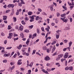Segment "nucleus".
<instances>
[{"mask_svg":"<svg viewBox=\"0 0 74 74\" xmlns=\"http://www.w3.org/2000/svg\"><path fill=\"white\" fill-rule=\"evenodd\" d=\"M17 11H18V12H21L22 10V9H19L18 10H17Z\"/></svg>","mask_w":74,"mask_h":74,"instance_id":"59","label":"nucleus"},{"mask_svg":"<svg viewBox=\"0 0 74 74\" xmlns=\"http://www.w3.org/2000/svg\"><path fill=\"white\" fill-rule=\"evenodd\" d=\"M26 49L25 48H23L22 49L21 51L23 52H24L25 51H26Z\"/></svg>","mask_w":74,"mask_h":74,"instance_id":"16","label":"nucleus"},{"mask_svg":"<svg viewBox=\"0 0 74 74\" xmlns=\"http://www.w3.org/2000/svg\"><path fill=\"white\" fill-rule=\"evenodd\" d=\"M24 19L25 21H29V18L27 17H25L24 18Z\"/></svg>","mask_w":74,"mask_h":74,"instance_id":"31","label":"nucleus"},{"mask_svg":"<svg viewBox=\"0 0 74 74\" xmlns=\"http://www.w3.org/2000/svg\"><path fill=\"white\" fill-rule=\"evenodd\" d=\"M12 48V47H8L6 48V49H11Z\"/></svg>","mask_w":74,"mask_h":74,"instance_id":"55","label":"nucleus"},{"mask_svg":"<svg viewBox=\"0 0 74 74\" xmlns=\"http://www.w3.org/2000/svg\"><path fill=\"white\" fill-rule=\"evenodd\" d=\"M56 65H58V67H60V65L59 63H58V62L56 63Z\"/></svg>","mask_w":74,"mask_h":74,"instance_id":"24","label":"nucleus"},{"mask_svg":"<svg viewBox=\"0 0 74 74\" xmlns=\"http://www.w3.org/2000/svg\"><path fill=\"white\" fill-rule=\"evenodd\" d=\"M8 30H10L11 29V26L8 25Z\"/></svg>","mask_w":74,"mask_h":74,"instance_id":"43","label":"nucleus"},{"mask_svg":"<svg viewBox=\"0 0 74 74\" xmlns=\"http://www.w3.org/2000/svg\"><path fill=\"white\" fill-rule=\"evenodd\" d=\"M38 11H39V12H42V10H41V9L40 8H38Z\"/></svg>","mask_w":74,"mask_h":74,"instance_id":"42","label":"nucleus"},{"mask_svg":"<svg viewBox=\"0 0 74 74\" xmlns=\"http://www.w3.org/2000/svg\"><path fill=\"white\" fill-rule=\"evenodd\" d=\"M71 45H72V42L71 41L70 42H69V47H70L71 46Z\"/></svg>","mask_w":74,"mask_h":74,"instance_id":"33","label":"nucleus"},{"mask_svg":"<svg viewBox=\"0 0 74 74\" xmlns=\"http://www.w3.org/2000/svg\"><path fill=\"white\" fill-rule=\"evenodd\" d=\"M36 54L37 55H39V56H41V55L40 54V53H39L38 52H36Z\"/></svg>","mask_w":74,"mask_h":74,"instance_id":"51","label":"nucleus"},{"mask_svg":"<svg viewBox=\"0 0 74 74\" xmlns=\"http://www.w3.org/2000/svg\"><path fill=\"white\" fill-rule=\"evenodd\" d=\"M21 23L23 25H26V23L25 22H24V20H22L21 21Z\"/></svg>","mask_w":74,"mask_h":74,"instance_id":"20","label":"nucleus"},{"mask_svg":"<svg viewBox=\"0 0 74 74\" xmlns=\"http://www.w3.org/2000/svg\"><path fill=\"white\" fill-rule=\"evenodd\" d=\"M53 8L52 7H50V10L51 11H53Z\"/></svg>","mask_w":74,"mask_h":74,"instance_id":"52","label":"nucleus"},{"mask_svg":"<svg viewBox=\"0 0 74 74\" xmlns=\"http://www.w3.org/2000/svg\"><path fill=\"white\" fill-rule=\"evenodd\" d=\"M19 39V38L18 37H17L16 38H14V41H15L16 40H18Z\"/></svg>","mask_w":74,"mask_h":74,"instance_id":"44","label":"nucleus"},{"mask_svg":"<svg viewBox=\"0 0 74 74\" xmlns=\"http://www.w3.org/2000/svg\"><path fill=\"white\" fill-rule=\"evenodd\" d=\"M3 19L4 21L5 20H7V16H3Z\"/></svg>","mask_w":74,"mask_h":74,"instance_id":"11","label":"nucleus"},{"mask_svg":"<svg viewBox=\"0 0 74 74\" xmlns=\"http://www.w3.org/2000/svg\"><path fill=\"white\" fill-rule=\"evenodd\" d=\"M73 69V67L72 66H69V69L71 71H72Z\"/></svg>","mask_w":74,"mask_h":74,"instance_id":"13","label":"nucleus"},{"mask_svg":"<svg viewBox=\"0 0 74 74\" xmlns=\"http://www.w3.org/2000/svg\"><path fill=\"white\" fill-rule=\"evenodd\" d=\"M36 50H34L33 51V53H32V55H33L34 54H35V53H36Z\"/></svg>","mask_w":74,"mask_h":74,"instance_id":"22","label":"nucleus"},{"mask_svg":"<svg viewBox=\"0 0 74 74\" xmlns=\"http://www.w3.org/2000/svg\"><path fill=\"white\" fill-rule=\"evenodd\" d=\"M23 26L21 25L19 27L20 30V31H22V30H23Z\"/></svg>","mask_w":74,"mask_h":74,"instance_id":"10","label":"nucleus"},{"mask_svg":"<svg viewBox=\"0 0 74 74\" xmlns=\"http://www.w3.org/2000/svg\"><path fill=\"white\" fill-rule=\"evenodd\" d=\"M18 35L17 34H14V37H18Z\"/></svg>","mask_w":74,"mask_h":74,"instance_id":"49","label":"nucleus"},{"mask_svg":"<svg viewBox=\"0 0 74 74\" xmlns=\"http://www.w3.org/2000/svg\"><path fill=\"white\" fill-rule=\"evenodd\" d=\"M40 18V17L39 16H37V17H36L35 18V20H39V18Z\"/></svg>","mask_w":74,"mask_h":74,"instance_id":"30","label":"nucleus"},{"mask_svg":"<svg viewBox=\"0 0 74 74\" xmlns=\"http://www.w3.org/2000/svg\"><path fill=\"white\" fill-rule=\"evenodd\" d=\"M66 14H61V17H62V18H63V17H64V16H66Z\"/></svg>","mask_w":74,"mask_h":74,"instance_id":"29","label":"nucleus"},{"mask_svg":"<svg viewBox=\"0 0 74 74\" xmlns=\"http://www.w3.org/2000/svg\"><path fill=\"white\" fill-rule=\"evenodd\" d=\"M14 67H15V66H12V67L11 68V70H13L14 69Z\"/></svg>","mask_w":74,"mask_h":74,"instance_id":"62","label":"nucleus"},{"mask_svg":"<svg viewBox=\"0 0 74 74\" xmlns=\"http://www.w3.org/2000/svg\"><path fill=\"white\" fill-rule=\"evenodd\" d=\"M2 48H3V49L1 51L2 53H3V52H4V47H3Z\"/></svg>","mask_w":74,"mask_h":74,"instance_id":"46","label":"nucleus"},{"mask_svg":"<svg viewBox=\"0 0 74 74\" xmlns=\"http://www.w3.org/2000/svg\"><path fill=\"white\" fill-rule=\"evenodd\" d=\"M65 18H66V17H64V18H61V19L62 20V21H63L64 22L67 23V20L66 19H65Z\"/></svg>","mask_w":74,"mask_h":74,"instance_id":"3","label":"nucleus"},{"mask_svg":"<svg viewBox=\"0 0 74 74\" xmlns=\"http://www.w3.org/2000/svg\"><path fill=\"white\" fill-rule=\"evenodd\" d=\"M56 15H57V17H59V16H60V14L59 13L57 12L56 14Z\"/></svg>","mask_w":74,"mask_h":74,"instance_id":"35","label":"nucleus"},{"mask_svg":"<svg viewBox=\"0 0 74 74\" xmlns=\"http://www.w3.org/2000/svg\"><path fill=\"white\" fill-rule=\"evenodd\" d=\"M13 20H14V22H16V18L15 17H14L13 18Z\"/></svg>","mask_w":74,"mask_h":74,"instance_id":"27","label":"nucleus"},{"mask_svg":"<svg viewBox=\"0 0 74 74\" xmlns=\"http://www.w3.org/2000/svg\"><path fill=\"white\" fill-rule=\"evenodd\" d=\"M16 48H18V49H21V48L19 46H17Z\"/></svg>","mask_w":74,"mask_h":74,"instance_id":"64","label":"nucleus"},{"mask_svg":"<svg viewBox=\"0 0 74 74\" xmlns=\"http://www.w3.org/2000/svg\"><path fill=\"white\" fill-rule=\"evenodd\" d=\"M4 43L5 44H6L7 43V40H5L4 41Z\"/></svg>","mask_w":74,"mask_h":74,"instance_id":"60","label":"nucleus"},{"mask_svg":"<svg viewBox=\"0 0 74 74\" xmlns=\"http://www.w3.org/2000/svg\"><path fill=\"white\" fill-rule=\"evenodd\" d=\"M65 66H67V61H65Z\"/></svg>","mask_w":74,"mask_h":74,"instance_id":"41","label":"nucleus"},{"mask_svg":"<svg viewBox=\"0 0 74 74\" xmlns=\"http://www.w3.org/2000/svg\"><path fill=\"white\" fill-rule=\"evenodd\" d=\"M69 57V53L67 52L66 53L64 56V58H66Z\"/></svg>","mask_w":74,"mask_h":74,"instance_id":"5","label":"nucleus"},{"mask_svg":"<svg viewBox=\"0 0 74 74\" xmlns=\"http://www.w3.org/2000/svg\"><path fill=\"white\" fill-rule=\"evenodd\" d=\"M50 58H49V57L48 56H46L44 58V60H45V61H48L50 60Z\"/></svg>","mask_w":74,"mask_h":74,"instance_id":"1","label":"nucleus"},{"mask_svg":"<svg viewBox=\"0 0 74 74\" xmlns=\"http://www.w3.org/2000/svg\"><path fill=\"white\" fill-rule=\"evenodd\" d=\"M3 63H7V60H3Z\"/></svg>","mask_w":74,"mask_h":74,"instance_id":"34","label":"nucleus"},{"mask_svg":"<svg viewBox=\"0 0 74 74\" xmlns=\"http://www.w3.org/2000/svg\"><path fill=\"white\" fill-rule=\"evenodd\" d=\"M42 15H45V16H47V13L44 12H43V13H42Z\"/></svg>","mask_w":74,"mask_h":74,"instance_id":"37","label":"nucleus"},{"mask_svg":"<svg viewBox=\"0 0 74 74\" xmlns=\"http://www.w3.org/2000/svg\"><path fill=\"white\" fill-rule=\"evenodd\" d=\"M57 54V52H56L52 54V56H55Z\"/></svg>","mask_w":74,"mask_h":74,"instance_id":"45","label":"nucleus"},{"mask_svg":"<svg viewBox=\"0 0 74 74\" xmlns=\"http://www.w3.org/2000/svg\"><path fill=\"white\" fill-rule=\"evenodd\" d=\"M18 6H19L20 7H22V4L21 3H18Z\"/></svg>","mask_w":74,"mask_h":74,"instance_id":"32","label":"nucleus"},{"mask_svg":"<svg viewBox=\"0 0 74 74\" xmlns=\"http://www.w3.org/2000/svg\"><path fill=\"white\" fill-rule=\"evenodd\" d=\"M58 57L60 59L61 58H62V56H63V55L62 54H60L58 56Z\"/></svg>","mask_w":74,"mask_h":74,"instance_id":"14","label":"nucleus"},{"mask_svg":"<svg viewBox=\"0 0 74 74\" xmlns=\"http://www.w3.org/2000/svg\"><path fill=\"white\" fill-rule=\"evenodd\" d=\"M29 41H30V39L28 38L27 40V41L26 42V44L27 45H29Z\"/></svg>","mask_w":74,"mask_h":74,"instance_id":"12","label":"nucleus"},{"mask_svg":"<svg viewBox=\"0 0 74 74\" xmlns=\"http://www.w3.org/2000/svg\"><path fill=\"white\" fill-rule=\"evenodd\" d=\"M24 32L26 33H29V31L28 29H26L25 30Z\"/></svg>","mask_w":74,"mask_h":74,"instance_id":"26","label":"nucleus"},{"mask_svg":"<svg viewBox=\"0 0 74 74\" xmlns=\"http://www.w3.org/2000/svg\"><path fill=\"white\" fill-rule=\"evenodd\" d=\"M32 35L31 34H29V38H32Z\"/></svg>","mask_w":74,"mask_h":74,"instance_id":"63","label":"nucleus"},{"mask_svg":"<svg viewBox=\"0 0 74 74\" xmlns=\"http://www.w3.org/2000/svg\"><path fill=\"white\" fill-rule=\"evenodd\" d=\"M64 60H66V59H65V58L61 59V62H63V61H64Z\"/></svg>","mask_w":74,"mask_h":74,"instance_id":"38","label":"nucleus"},{"mask_svg":"<svg viewBox=\"0 0 74 74\" xmlns=\"http://www.w3.org/2000/svg\"><path fill=\"white\" fill-rule=\"evenodd\" d=\"M33 26H34L33 25H30V26H29L28 27H29V28H30L31 29H32L33 28Z\"/></svg>","mask_w":74,"mask_h":74,"instance_id":"25","label":"nucleus"},{"mask_svg":"<svg viewBox=\"0 0 74 74\" xmlns=\"http://www.w3.org/2000/svg\"><path fill=\"white\" fill-rule=\"evenodd\" d=\"M56 43V41H55L51 43V45H54V44H55Z\"/></svg>","mask_w":74,"mask_h":74,"instance_id":"23","label":"nucleus"},{"mask_svg":"<svg viewBox=\"0 0 74 74\" xmlns=\"http://www.w3.org/2000/svg\"><path fill=\"white\" fill-rule=\"evenodd\" d=\"M10 10H8L6 11V13H8V12H10Z\"/></svg>","mask_w":74,"mask_h":74,"instance_id":"61","label":"nucleus"},{"mask_svg":"<svg viewBox=\"0 0 74 74\" xmlns=\"http://www.w3.org/2000/svg\"><path fill=\"white\" fill-rule=\"evenodd\" d=\"M10 55L11 54L10 53H9L8 54H4L3 56H4V57H8V56H10Z\"/></svg>","mask_w":74,"mask_h":74,"instance_id":"7","label":"nucleus"},{"mask_svg":"<svg viewBox=\"0 0 74 74\" xmlns=\"http://www.w3.org/2000/svg\"><path fill=\"white\" fill-rule=\"evenodd\" d=\"M19 14V12H18V10H17V12L16 13V15H18Z\"/></svg>","mask_w":74,"mask_h":74,"instance_id":"36","label":"nucleus"},{"mask_svg":"<svg viewBox=\"0 0 74 74\" xmlns=\"http://www.w3.org/2000/svg\"><path fill=\"white\" fill-rule=\"evenodd\" d=\"M17 54L16 53H15V54L13 56V57L14 58H15L16 57V56Z\"/></svg>","mask_w":74,"mask_h":74,"instance_id":"48","label":"nucleus"},{"mask_svg":"<svg viewBox=\"0 0 74 74\" xmlns=\"http://www.w3.org/2000/svg\"><path fill=\"white\" fill-rule=\"evenodd\" d=\"M29 60H27V67H29Z\"/></svg>","mask_w":74,"mask_h":74,"instance_id":"28","label":"nucleus"},{"mask_svg":"<svg viewBox=\"0 0 74 74\" xmlns=\"http://www.w3.org/2000/svg\"><path fill=\"white\" fill-rule=\"evenodd\" d=\"M60 58H59V57H57L56 59V60H57V61H58V60H60Z\"/></svg>","mask_w":74,"mask_h":74,"instance_id":"47","label":"nucleus"},{"mask_svg":"<svg viewBox=\"0 0 74 74\" xmlns=\"http://www.w3.org/2000/svg\"><path fill=\"white\" fill-rule=\"evenodd\" d=\"M36 32L38 34H39L40 33V29L39 28H37L36 29Z\"/></svg>","mask_w":74,"mask_h":74,"instance_id":"18","label":"nucleus"},{"mask_svg":"<svg viewBox=\"0 0 74 74\" xmlns=\"http://www.w3.org/2000/svg\"><path fill=\"white\" fill-rule=\"evenodd\" d=\"M32 12L29 11L28 12V15H32Z\"/></svg>","mask_w":74,"mask_h":74,"instance_id":"17","label":"nucleus"},{"mask_svg":"<svg viewBox=\"0 0 74 74\" xmlns=\"http://www.w3.org/2000/svg\"><path fill=\"white\" fill-rule=\"evenodd\" d=\"M47 49V47L45 46H44L42 48L43 50H44V51H46Z\"/></svg>","mask_w":74,"mask_h":74,"instance_id":"15","label":"nucleus"},{"mask_svg":"<svg viewBox=\"0 0 74 74\" xmlns=\"http://www.w3.org/2000/svg\"><path fill=\"white\" fill-rule=\"evenodd\" d=\"M34 17H36V16L35 15H33L32 16H30L29 17V18L31 19H33L34 20Z\"/></svg>","mask_w":74,"mask_h":74,"instance_id":"8","label":"nucleus"},{"mask_svg":"<svg viewBox=\"0 0 74 74\" xmlns=\"http://www.w3.org/2000/svg\"><path fill=\"white\" fill-rule=\"evenodd\" d=\"M9 36L8 37V38L11 39L12 37V36H13V34L12 33H10L9 34Z\"/></svg>","mask_w":74,"mask_h":74,"instance_id":"4","label":"nucleus"},{"mask_svg":"<svg viewBox=\"0 0 74 74\" xmlns=\"http://www.w3.org/2000/svg\"><path fill=\"white\" fill-rule=\"evenodd\" d=\"M8 7V8H14V7H15V5L14 4H9L7 6Z\"/></svg>","mask_w":74,"mask_h":74,"instance_id":"2","label":"nucleus"},{"mask_svg":"<svg viewBox=\"0 0 74 74\" xmlns=\"http://www.w3.org/2000/svg\"><path fill=\"white\" fill-rule=\"evenodd\" d=\"M55 49H56V47H55V46H54V47H53L52 49V51H51V53H53V52L55 51Z\"/></svg>","mask_w":74,"mask_h":74,"instance_id":"9","label":"nucleus"},{"mask_svg":"<svg viewBox=\"0 0 74 74\" xmlns=\"http://www.w3.org/2000/svg\"><path fill=\"white\" fill-rule=\"evenodd\" d=\"M65 70L67 71L69 69V67L68 66H67L66 67V68H65Z\"/></svg>","mask_w":74,"mask_h":74,"instance_id":"39","label":"nucleus"},{"mask_svg":"<svg viewBox=\"0 0 74 74\" xmlns=\"http://www.w3.org/2000/svg\"><path fill=\"white\" fill-rule=\"evenodd\" d=\"M69 19L70 22H72V21H73V18H71V17H70L69 18Z\"/></svg>","mask_w":74,"mask_h":74,"instance_id":"50","label":"nucleus"},{"mask_svg":"<svg viewBox=\"0 0 74 74\" xmlns=\"http://www.w3.org/2000/svg\"><path fill=\"white\" fill-rule=\"evenodd\" d=\"M22 62V60L20 59L18 60L17 62V64L18 65H21V64H22V63L21 62Z\"/></svg>","mask_w":74,"mask_h":74,"instance_id":"6","label":"nucleus"},{"mask_svg":"<svg viewBox=\"0 0 74 74\" xmlns=\"http://www.w3.org/2000/svg\"><path fill=\"white\" fill-rule=\"evenodd\" d=\"M47 53H49V49H47Z\"/></svg>","mask_w":74,"mask_h":74,"instance_id":"58","label":"nucleus"},{"mask_svg":"<svg viewBox=\"0 0 74 74\" xmlns=\"http://www.w3.org/2000/svg\"><path fill=\"white\" fill-rule=\"evenodd\" d=\"M33 64V62H32V63H30V65H29V66L31 67H32Z\"/></svg>","mask_w":74,"mask_h":74,"instance_id":"19","label":"nucleus"},{"mask_svg":"<svg viewBox=\"0 0 74 74\" xmlns=\"http://www.w3.org/2000/svg\"><path fill=\"white\" fill-rule=\"evenodd\" d=\"M36 36H37V34H36V33L33 34V37L32 38V39H33V38H34V37H36Z\"/></svg>","mask_w":74,"mask_h":74,"instance_id":"21","label":"nucleus"},{"mask_svg":"<svg viewBox=\"0 0 74 74\" xmlns=\"http://www.w3.org/2000/svg\"><path fill=\"white\" fill-rule=\"evenodd\" d=\"M21 4H25V2H24V1H21Z\"/></svg>","mask_w":74,"mask_h":74,"instance_id":"53","label":"nucleus"},{"mask_svg":"<svg viewBox=\"0 0 74 74\" xmlns=\"http://www.w3.org/2000/svg\"><path fill=\"white\" fill-rule=\"evenodd\" d=\"M26 10V9H24L23 10V12H22V14L23 15V12H25V10Z\"/></svg>","mask_w":74,"mask_h":74,"instance_id":"54","label":"nucleus"},{"mask_svg":"<svg viewBox=\"0 0 74 74\" xmlns=\"http://www.w3.org/2000/svg\"><path fill=\"white\" fill-rule=\"evenodd\" d=\"M49 29H48V28H47L45 29V30H46L48 32H49Z\"/></svg>","mask_w":74,"mask_h":74,"instance_id":"57","label":"nucleus"},{"mask_svg":"<svg viewBox=\"0 0 74 74\" xmlns=\"http://www.w3.org/2000/svg\"><path fill=\"white\" fill-rule=\"evenodd\" d=\"M41 29L42 30V32H44V28L43 27H42L41 28Z\"/></svg>","mask_w":74,"mask_h":74,"instance_id":"56","label":"nucleus"},{"mask_svg":"<svg viewBox=\"0 0 74 74\" xmlns=\"http://www.w3.org/2000/svg\"><path fill=\"white\" fill-rule=\"evenodd\" d=\"M73 61V60L72 59H71L69 60L68 62V63H70V62H72Z\"/></svg>","mask_w":74,"mask_h":74,"instance_id":"40","label":"nucleus"}]
</instances>
